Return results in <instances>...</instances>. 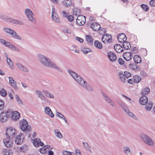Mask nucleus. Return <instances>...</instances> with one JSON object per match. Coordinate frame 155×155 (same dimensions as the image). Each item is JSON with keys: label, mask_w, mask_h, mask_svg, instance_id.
I'll return each mask as SVG.
<instances>
[{"label": "nucleus", "mask_w": 155, "mask_h": 155, "mask_svg": "<svg viewBox=\"0 0 155 155\" xmlns=\"http://www.w3.org/2000/svg\"><path fill=\"white\" fill-rule=\"evenodd\" d=\"M10 117L13 120L16 121L20 117V113L17 111H14L12 109L4 110L0 114V121L2 122H5Z\"/></svg>", "instance_id": "nucleus-1"}, {"label": "nucleus", "mask_w": 155, "mask_h": 155, "mask_svg": "<svg viewBox=\"0 0 155 155\" xmlns=\"http://www.w3.org/2000/svg\"><path fill=\"white\" fill-rule=\"evenodd\" d=\"M68 73L83 87L90 92H92L94 90L87 82L79 75L73 71L68 70Z\"/></svg>", "instance_id": "nucleus-2"}, {"label": "nucleus", "mask_w": 155, "mask_h": 155, "mask_svg": "<svg viewBox=\"0 0 155 155\" xmlns=\"http://www.w3.org/2000/svg\"><path fill=\"white\" fill-rule=\"evenodd\" d=\"M38 58L40 63L44 66L56 69L60 72H62V69L57 66L56 64L46 56L44 55L39 54L38 56Z\"/></svg>", "instance_id": "nucleus-3"}, {"label": "nucleus", "mask_w": 155, "mask_h": 155, "mask_svg": "<svg viewBox=\"0 0 155 155\" xmlns=\"http://www.w3.org/2000/svg\"><path fill=\"white\" fill-rule=\"evenodd\" d=\"M4 30L6 33L9 35L12 36L13 38L19 40H22L21 37L18 35L14 30L10 28H4Z\"/></svg>", "instance_id": "nucleus-4"}, {"label": "nucleus", "mask_w": 155, "mask_h": 155, "mask_svg": "<svg viewBox=\"0 0 155 155\" xmlns=\"http://www.w3.org/2000/svg\"><path fill=\"white\" fill-rule=\"evenodd\" d=\"M140 137L143 141L147 145L153 146L154 142L153 139L149 136L145 134H141Z\"/></svg>", "instance_id": "nucleus-5"}, {"label": "nucleus", "mask_w": 155, "mask_h": 155, "mask_svg": "<svg viewBox=\"0 0 155 155\" xmlns=\"http://www.w3.org/2000/svg\"><path fill=\"white\" fill-rule=\"evenodd\" d=\"M16 130L14 128L11 127H8L6 130L5 134L8 138L13 139L16 135Z\"/></svg>", "instance_id": "nucleus-6"}, {"label": "nucleus", "mask_w": 155, "mask_h": 155, "mask_svg": "<svg viewBox=\"0 0 155 155\" xmlns=\"http://www.w3.org/2000/svg\"><path fill=\"white\" fill-rule=\"evenodd\" d=\"M120 105L124 111L130 117L135 120H138V118L133 113L131 112L129 109L124 104L121 103L120 104Z\"/></svg>", "instance_id": "nucleus-7"}, {"label": "nucleus", "mask_w": 155, "mask_h": 155, "mask_svg": "<svg viewBox=\"0 0 155 155\" xmlns=\"http://www.w3.org/2000/svg\"><path fill=\"white\" fill-rule=\"evenodd\" d=\"M25 13L30 21L33 23L35 22V19L33 17L34 14L30 9H26L25 11Z\"/></svg>", "instance_id": "nucleus-8"}, {"label": "nucleus", "mask_w": 155, "mask_h": 155, "mask_svg": "<svg viewBox=\"0 0 155 155\" xmlns=\"http://www.w3.org/2000/svg\"><path fill=\"white\" fill-rule=\"evenodd\" d=\"M55 11V9L53 7L51 10V17L52 19L54 22L57 23H59L61 21L60 19Z\"/></svg>", "instance_id": "nucleus-9"}, {"label": "nucleus", "mask_w": 155, "mask_h": 155, "mask_svg": "<svg viewBox=\"0 0 155 155\" xmlns=\"http://www.w3.org/2000/svg\"><path fill=\"white\" fill-rule=\"evenodd\" d=\"M141 78L137 75L134 76L132 78H130L127 80L128 83L134 84L135 83H138L141 81Z\"/></svg>", "instance_id": "nucleus-10"}, {"label": "nucleus", "mask_w": 155, "mask_h": 155, "mask_svg": "<svg viewBox=\"0 0 155 155\" xmlns=\"http://www.w3.org/2000/svg\"><path fill=\"white\" fill-rule=\"evenodd\" d=\"M101 40L104 44L109 43L112 41V37L110 35L106 34L103 36Z\"/></svg>", "instance_id": "nucleus-11"}, {"label": "nucleus", "mask_w": 155, "mask_h": 155, "mask_svg": "<svg viewBox=\"0 0 155 155\" xmlns=\"http://www.w3.org/2000/svg\"><path fill=\"white\" fill-rule=\"evenodd\" d=\"M20 124V128L22 131H24L28 130V123L26 120H23L21 121Z\"/></svg>", "instance_id": "nucleus-12"}, {"label": "nucleus", "mask_w": 155, "mask_h": 155, "mask_svg": "<svg viewBox=\"0 0 155 155\" xmlns=\"http://www.w3.org/2000/svg\"><path fill=\"white\" fill-rule=\"evenodd\" d=\"M24 140L23 135L22 134H20L17 136L15 140V142L17 144L21 145L23 143Z\"/></svg>", "instance_id": "nucleus-13"}, {"label": "nucleus", "mask_w": 155, "mask_h": 155, "mask_svg": "<svg viewBox=\"0 0 155 155\" xmlns=\"http://www.w3.org/2000/svg\"><path fill=\"white\" fill-rule=\"evenodd\" d=\"M107 56L110 61L112 62L115 61L117 59V56L113 52L111 51L107 53Z\"/></svg>", "instance_id": "nucleus-14"}, {"label": "nucleus", "mask_w": 155, "mask_h": 155, "mask_svg": "<svg viewBox=\"0 0 155 155\" xmlns=\"http://www.w3.org/2000/svg\"><path fill=\"white\" fill-rule=\"evenodd\" d=\"M102 95L105 100L107 103L110 104L111 106L115 107L114 103L112 101L109 97L107 96L104 93H102Z\"/></svg>", "instance_id": "nucleus-15"}, {"label": "nucleus", "mask_w": 155, "mask_h": 155, "mask_svg": "<svg viewBox=\"0 0 155 155\" xmlns=\"http://www.w3.org/2000/svg\"><path fill=\"white\" fill-rule=\"evenodd\" d=\"M118 41L120 43H123L127 40V38L126 36L124 33L119 34L117 36Z\"/></svg>", "instance_id": "nucleus-16"}, {"label": "nucleus", "mask_w": 155, "mask_h": 155, "mask_svg": "<svg viewBox=\"0 0 155 155\" xmlns=\"http://www.w3.org/2000/svg\"><path fill=\"white\" fill-rule=\"evenodd\" d=\"M44 112L46 114L50 117L53 118L54 117V114L49 107L47 106L45 108Z\"/></svg>", "instance_id": "nucleus-17"}, {"label": "nucleus", "mask_w": 155, "mask_h": 155, "mask_svg": "<svg viewBox=\"0 0 155 155\" xmlns=\"http://www.w3.org/2000/svg\"><path fill=\"white\" fill-rule=\"evenodd\" d=\"M9 82L11 86L15 90L19 89L18 87L16 85V82L14 81L12 78L9 77Z\"/></svg>", "instance_id": "nucleus-18"}, {"label": "nucleus", "mask_w": 155, "mask_h": 155, "mask_svg": "<svg viewBox=\"0 0 155 155\" xmlns=\"http://www.w3.org/2000/svg\"><path fill=\"white\" fill-rule=\"evenodd\" d=\"M91 28L94 31H97L101 28V26L98 23L94 22L91 24L90 25Z\"/></svg>", "instance_id": "nucleus-19"}, {"label": "nucleus", "mask_w": 155, "mask_h": 155, "mask_svg": "<svg viewBox=\"0 0 155 155\" xmlns=\"http://www.w3.org/2000/svg\"><path fill=\"white\" fill-rule=\"evenodd\" d=\"M15 64L19 69L25 72H28V69L26 67L23 66L21 63H17Z\"/></svg>", "instance_id": "nucleus-20"}, {"label": "nucleus", "mask_w": 155, "mask_h": 155, "mask_svg": "<svg viewBox=\"0 0 155 155\" xmlns=\"http://www.w3.org/2000/svg\"><path fill=\"white\" fill-rule=\"evenodd\" d=\"M123 56L124 59L127 61H129L132 58L131 53L129 52H125L124 53L123 55Z\"/></svg>", "instance_id": "nucleus-21"}, {"label": "nucleus", "mask_w": 155, "mask_h": 155, "mask_svg": "<svg viewBox=\"0 0 155 155\" xmlns=\"http://www.w3.org/2000/svg\"><path fill=\"white\" fill-rule=\"evenodd\" d=\"M148 98L146 96H143L140 99V102L141 105H145L148 102Z\"/></svg>", "instance_id": "nucleus-22"}, {"label": "nucleus", "mask_w": 155, "mask_h": 155, "mask_svg": "<svg viewBox=\"0 0 155 155\" xmlns=\"http://www.w3.org/2000/svg\"><path fill=\"white\" fill-rule=\"evenodd\" d=\"M63 5L67 7L71 6L73 5L71 0H64L63 2Z\"/></svg>", "instance_id": "nucleus-23"}, {"label": "nucleus", "mask_w": 155, "mask_h": 155, "mask_svg": "<svg viewBox=\"0 0 155 155\" xmlns=\"http://www.w3.org/2000/svg\"><path fill=\"white\" fill-rule=\"evenodd\" d=\"M114 48L115 51L118 53L123 51V48L121 45L119 44H116L114 46Z\"/></svg>", "instance_id": "nucleus-24"}, {"label": "nucleus", "mask_w": 155, "mask_h": 155, "mask_svg": "<svg viewBox=\"0 0 155 155\" xmlns=\"http://www.w3.org/2000/svg\"><path fill=\"white\" fill-rule=\"evenodd\" d=\"M118 76L119 79L124 82H125L127 80V79L124 76V74L123 72L121 71L119 72Z\"/></svg>", "instance_id": "nucleus-25"}, {"label": "nucleus", "mask_w": 155, "mask_h": 155, "mask_svg": "<svg viewBox=\"0 0 155 155\" xmlns=\"http://www.w3.org/2000/svg\"><path fill=\"white\" fill-rule=\"evenodd\" d=\"M36 94L38 95V98L40 99L41 100H44L45 98V96L43 95L40 91H35Z\"/></svg>", "instance_id": "nucleus-26"}, {"label": "nucleus", "mask_w": 155, "mask_h": 155, "mask_svg": "<svg viewBox=\"0 0 155 155\" xmlns=\"http://www.w3.org/2000/svg\"><path fill=\"white\" fill-rule=\"evenodd\" d=\"M150 91V89L148 87H146L143 89L141 91V94L143 96H146Z\"/></svg>", "instance_id": "nucleus-27"}, {"label": "nucleus", "mask_w": 155, "mask_h": 155, "mask_svg": "<svg viewBox=\"0 0 155 155\" xmlns=\"http://www.w3.org/2000/svg\"><path fill=\"white\" fill-rule=\"evenodd\" d=\"M134 62L136 64L140 63L141 61V58L138 55H135L133 58Z\"/></svg>", "instance_id": "nucleus-28"}, {"label": "nucleus", "mask_w": 155, "mask_h": 155, "mask_svg": "<svg viewBox=\"0 0 155 155\" xmlns=\"http://www.w3.org/2000/svg\"><path fill=\"white\" fill-rule=\"evenodd\" d=\"M4 142L5 145L8 147L12 146V143L8 138L4 140Z\"/></svg>", "instance_id": "nucleus-29"}, {"label": "nucleus", "mask_w": 155, "mask_h": 155, "mask_svg": "<svg viewBox=\"0 0 155 155\" xmlns=\"http://www.w3.org/2000/svg\"><path fill=\"white\" fill-rule=\"evenodd\" d=\"M123 46L124 48L126 50H128L131 48L130 43L126 41L123 43Z\"/></svg>", "instance_id": "nucleus-30"}, {"label": "nucleus", "mask_w": 155, "mask_h": 155, "mask_svg": "<svg viewBox=\"0 0 155 155\" xmlns=\"http://www.w3.org/2000/svg\"><path fill=\"white\" fill-rule=\"evenodd\" d=\"M40 142V139L39 138H35L33 140V143L34 145L36 147H38Z\"/></svg>", "instance_id": "nucleus-31"}, {"label": "nucleus", "mask_w": 155, "mask_h": 155, "mask_svg": "<svg viewBox=\"0 0 155 155\" xmlns=\"http://www.w3.org/2000/svg\"><path fill=\"white\" fill-rule=\"evenodd\" d=\"M42 92L47 97L49 98H53L54 97V95L47 91L43 90Z\"/></svg>", "instance_id": "nucleus-32"}, {"label": "nucleus", "mask_w": 155, "mask_h": 155, "mask_svg": "<svg viewBox=\"0 0 155 155\" xmlns=\"http://www.w3.org/2000/svg\"><path fill=\"white\" fill-rule=\"evenodd\" d=\"M94 45L96 48L99 49H101L103 47L102 43L97 40H96L95 41Z\"/></svg>", "instance_id": "nucleus-33"}, {"label": "nucleus", "mask_w": 155, "mask_h": 155, "mask_svg": "<svg viewBox=\"0 0 155 155\" xmlns=\"http://www.w3.org/2000/svg\"><path fill=\"white\" fill-rule=\"evenodd\" d=\"M87 41L88 43L91 45L93 44V38L91 35H87L86 36Z\"/></svg>", "instance_id": "nucleus-34"}, {"label": "nucleus", "mask_w": 155, "mask_h": 155, "mask_svg": "<svg viewBox=\"0 0 155 155\" xmlns=\"http://www.w3.org/2000/svg\"><path fill=\"white\" fill-rule=\"evenodd\" d=\"M7 62L9 66L12 69L14 67V64L12 61L11 59L8 57H7L6 59Z\"/></svg>", "instance_id": "nucleus-35"}, {"label": "nucleus", "mask_w": 155, "mask_h": 155, "mask_svg": "<svg viewBox=\"0 0 155 155\" xmlns=\"http://www.w3.org/2000/svg\"><path fill=\"white\" fill-rule=\"evenodd\" d=\"M28 150V147L26 145H23L20 148V151L24 153L27 152Z\"/></svg>", "instance_id": "nucleus-36"}, {"label": "nucleus", "mask_w": 155, "mask_h": 155, "mask_svg": "<svg viewBox=\"0 0 155 155\" xmlns=\"http://www.w3.org/2000/svg\"><path fill=\"white\" fill-rule=\"evenodd\" d=\"M123 150L124 153L127 155L131 153V151L130 148L127 147H124Z\"/></svg>", "instance_id": "nucleus-37"}, {"label": "nucleus", "mask_w": 155, "mask_h": 155, "mask_svg": "<svg viewBox=\"0 0 155 155\" xmlns=\"http://www.w3.org/2000/svg\"><path fill=\"white\" fill-rule=\"evenodd\" d=\"M83 144L84 147L88 151L91 152V148L88 144L86 142H83Z\"/></svg>", "instance_id": "nucleus-38"}, {"label": "nucleus", "mask_w": 155, "mask_h": 155, "mask_svg": "<svg viewBox=\"0 0 155 155\" xmlns=\"http://www.w3.org/2000/svg\"><path fill=\"white\" fill-rule=\"evenodd\" d=\"M81 50L83 53L85 54H87L89 52L92 51V50L90 48L84 47Z\"/></svg>", "instance_id": "nucleus-39"}, {"label": "nucleus", "mask_w": 155, "mask_h": 155, "mask_svg": "<svg viewBox=\"0 0 155 155\" xmlns=\"http://www.w3.org/2000/svg\"><path fill=\"white\" fill-rule=\"evenodd\" d=\"M54 132L56 136L58 138L61 139L62 137V135L61 133L58 130H54Z\"/></svg>", "instance_id": "nucleus-40"}, {"label": "nucleus", "mask_w": 155, "mask_h": 155, "mask_svg": "<svg viewBox=\"0 0 155 155\" xmlns=\"http://www.w3.org/2000/svg\"><path fill=\"white\" fill-rule=\"evenodd\" d=\"M153 103L151 102H149L146 105L145 108L146 110L150 111L151 109Z\"/></svg>", "instance_id": "nucleus-41"}, {"label": "nucleus", "mask_w": 155, "mask_h": 155, "mask_svg": "<svg viewBox=\"0 0 155 155\" xmlns=\"http://www.w3.org/2000/svg\"><path fill=\"white\" fill-rule=\"evenodd\" d=\"M130 68L133 70H136L138 68L137 65L134 63L130 64L128 65Z\"/></svg>", "instance_id": "nucleus-42"}, {"label": "nucleus", "mask_w": 155, "mask_h": 155, "mask_svg": "<svg viewBox=\"0 0 155 155\" xmlns=\"http://www.w3.org/2000/svg\"><path fill=\"white\" fill-rule=\"evenodd\" d=\"M0 18L5 21L8 22L9 17L4 15H0Z\"/></svg>", "instance_id": "nucleus-43"}, {"label": "nucleus", "mask_w": 155, "mask_h": 155, "mask_svg": "<svg viewBox=\"0 0 155 155\" xmlns=\"http://www.w3.org/2000/svg\"><path fill=\"white\" fill-rule=\"evenodd\" d=\"M11 44L10 42H8L4 39L2 43V45L9 48L10 47Z\"/></svg>", "instance_id": "nucleus-44"}, {"label": "nucleus", "mask_w": 155, "mask_h": 155, "mask_svg": "<svg viewBox=\"0 0 155 155\" xmlns=\"http://www.w3.org/2000/svg\"><path fill=\"white\" fill-rule=\"evenodd\" d=\"M141 7L145 11L147 12L149 10V7L147 5L143 4L141 5Z\"/></svg>", "instance_id": "nucleus-45"}, {"label": "nucleus", "mask_w": 155, "mask_h": 155, "mask_svg": "<svg viewBox=\"0 0 155 155\" xmlns=\"http://www.w3.org/2000/svg\"><path fill=\"white\" fill-rule=\"evenodd\" d=\"M9 48L15 51H20L19 49L18 48L16 47L14 45L12 44H11Z\"/></svg>", "instance_id": "nucleus-46"}, {"label": "nucleus", "mask_w": 155, "mask_h": 155, "mask_svg": "<svg viewBox=\"0 0 155 155\" xmlns=\"http://www.w3.org/2000/svg\"><path fill=\"white\" fill-rule=\"evenodd\" d=\"M138 49L136 47H133L131 48V51L130 52L131 54H136L138 52Z\"/></svg>", "instance_id": "nucleus-47"}, {"label": "nucleus", "mask_w": 155, "mask_h": 155, "mask_svg": "<svg viewBox=\"0 0 155 155\" xmlns=\"http://www.w3.org/2000/svg\"><path fill=\"white\" fill-rule=\"evenodd\" d=\"M0 94L3 97H5L7 94V92L6 91L3 89H2L0 91Z\"/></svg>", "instance_id": "nucleus-48"}, {"label": "nucleus", "mask_w": 155, "mask_h": 155, "mask_svg": "<svg viewBox=\"0 0 155 155\" xmlns=\"http://www.w3.org/2000/svg\"><path fill=\"white\" fill-rule=\"evenodd\" d=\"M3 153L4 155H12V153L11 151L8 150H4Z\"/></svg>", "instance_id": "nucleus-49"}, {"label": "nucleus", "mask_w": 155, "mask_h": 155, "mask_svg": "<svg viewBox=\"0 0 155 155\" xmlns=\"http://www.w3.org/2000/svg\"><path fill=\"white\" fill-rule=\"evenodd\" d=\"M77 24L80 25H84L85 23V21H84V19L80 20H76Z\"/></svg>", "instance_id": "nucleus-50"}, {"label": "nucleus", "mask_w": 155, "mask_h": 155, "mask_svg": "<svg viewBox=\"0 0 155 155\" xmlns=\"http://www.w3.org/2000/svg\"><path fill=\"white\" fill-rule=\"evenodd\" d=\"M4 107V102L0 100V111L3 110Z\"/></svg>", "instance_id": "nucleus-51"}, {"label": "nucleus", "mask_w": 155, "mask_h": 155, "mask_svg": "<svg viewBox=\"0 0 155 155\" xmlns=\"http://www.w3.org/2000/svg\"><path fill=\"white\" fill-rule=\"evenodd\" d=\"M39 151L42 154H45L46 153V149L45 147H42L39 149Z\"/></svg>", "instance_id": "nucleus-52"}, {"label": "nucleus", "mask_w": 155, "mask_h": 155, "mask_svg": "<svg viewBox=\"0 0 155 155\" xmlns=\"http://www.w3.org/2000/svg\"><path fill=\"white\" fill-rule=\"evenodd\" d=\"M68 20L70 22L73 21L74 20V17L72 15H69L67 17Z\"/></svg>", "instance_id": "nucleus-53"}, {"label": "nucleus", "mask_w": 155, "mask_h": 155, "mask_svg": "<svg viewBox=\"0 0 155 155\" xmlns=\"http://www.w3.org/2000/svg\"><path fill=\"white\" fill-rule=\"evenodd\" d=\"M124 74L125 78H126L127 79L131 76V74L127 71L124 72Z\"/></svg>", "instance_id": "nucleus-54"}, {"label": "nucleus", "mask_w": 155, "mask_h": 155, "mask_svg": "<svg viewBox=\"0 0 155 155\" xmlns=\"http://www.w3.org/2000/svg\"><path fill=\"white\" fill-rule=\"evenodd\" d=\"M85 18V17L83 15H78L77 18L76 20H82Z\"/></svg>", "instance_id": "nucleus-55"}, {"label": "nucleus", "mask_w": 155, "mask_h": 155, "mask_svg": "<svg viewBox=\"0 0 155 155\" xmlns=\"http://www.w3.org/2000/svg\"><path fill=\"white\" fill-rule=\"evenodd\" d=\"M17 20L14 19L12 18H9L8 22H11L12 24H16V23Z\"/></svg>", "instance_id": "nucleus-56"}, {"label": "nucleus", "mask_w": 155, "mask_h": 155, "mask_svg": "<svg viewBox=\"0 0 155 155\" xmlns=\"http://www.w3.org/2000/svg\"><path fill=\"white\" fill-rule=\"evenodd\" d=\"M150 4L151 6H155V0H151L150 2Z\"/></svg>", "instance_id": "nucleus-57"}, {"label": "nucleus", "mask_w": 155, "mask_h": 155, "mask_svg": "<svg viewBox=\"0 0 155 155\" xmlns=\"http://www.w3.org/2000/svg\"><path fill=\"white\" fill-rule=\"evenodd\" d=\"M140 74L142 77H146L147 76L146 73L143 71H140Z\"/></svg>", "instance_id": "nucleus-58"}, {"label": "nucleus", "mask_w": 155, "mask_h": 155, "mask_svg": "<svg viewBox=\"0 0 155 155\" xmlns=\"http://www.w3.org/2000/svg\"><path fill=\"white\" fill-rule=\"evenodd\" d=\"M118 61L119 64H120L122 65L124 63V61L123 59L121 58H119L118 60Z\"/></svg>", "instance_id": "nucleus-59"}, {"label": "nucleus", "mask_w": 155, "mask_h": 155, "mask_svg": "<svg viewBox=\"0 0 155 155\" xmlns=\"http://www.w3.org/2000/svg\"><path fill=\"white\" fill-rule=\"evenodd\" d=\"M16 24H18L20 25H24V23L21 21L17 20Z\"/></svg>", "instance_id": "nucleus-60"}, {"label": "nucleus", "mask_w": 155, "mask_h": 155, "mask_svg": "<svg viewBox=\"0 0 155 155\" xmlns=\"http://www.w3.org/2000/svg\"><path fill=\"white\" fill-rule=\"evenodd\" d=\"M76 39L77 40L79 41L81 43H82L84 41V40L83 39L78 37H76Z\"/></svg>", "instance_id": "nucleus-61"}, {"label": "nucleus", "mask_w": 155, "mask_h": 155, "mask_svg": "<svg viewBox=\"0 0 155 155\" xmlns=\"http://www.w3.org/2000/svg\"><path fill=\"white\" fill-rule=\"evenodd\" d=\"M75 153L76 155H81V152L79 150L77 149L76 150Z\"/></svg>", "instance_id": "nucleus-62"}, {"label": "nucleus", "mask_w": 155, "mask_h": 155, "mask_svg": "<svg viewBox=\"0 0 155 155\" xmlns=\"http://www.w3.org/2000/svg\"><path fill=\"white\" fill-rule=\"evenodd\" d=\"M53 3L56 4H59V0H50Z\"/></svg>", "instance_id": "nucleus-63"}, {"label": "nucleus", "mask_w": 155, "mask_h": 155, "mask_svg": "<svg viewBox=\"0 0 155 155\" xmlns=\"http://www.w3.org/2000/svg\"><path fill=\"white\" fill-rule=\"evenodd\" d=\"M69 152L68 151L65 150L62 153L63 155H68V154L69 153Z\"/></svg>", "instance_id": "nucleus-64"}]
</instances>
